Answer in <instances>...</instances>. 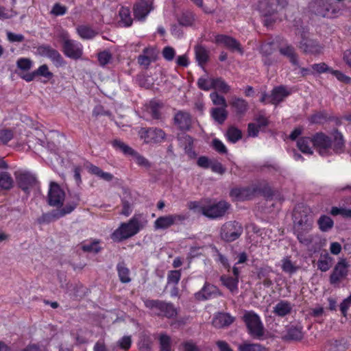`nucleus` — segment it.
<instances>
[{"label":"nucleus","mask_w":351,"mask_h":351,"mask_svg":"<svg viewBox=\"0 0 351 351\" xmlns=\"http://www.w3.org/2000/svg\"><path fill=\"white\" fill-rule=\"evenodd\" d=\"M311 143L315 147L320 155L327 156L330 154V149L339 154L343 152L345 140L342 133L337 128L330 132V136L324 132H317L311 138Z\"/></svg>","instance_id":"1"},{"label":"nucleus","mask_w":351,"mask_h":351,"mask_svg":"<svg viewBox=\"0 0 351 351\" xmlns=\"http://www.w3.org/2000/svg\"><path fill=\"white\" fill-rule=\"evenodd\" d=\"M140 230L138 220L136 217L132 218L128 223H123L111 234V239L114 241H122L138 232Z\"/></svg>","instance_id":"2"},{"label":"nucleus","mask_w":351,"mask_h":351,"mask_svg":"<svg viewBox=\"0 0 351 351\" xmlns=\"http://www.w3.org/2000/svg\"><path fill=\"white\" fill-rule=\"evenodd\" d=\"M312 227L313 220L307 215L295 222V233L300 243L308 246L313 241L315 237L308 234Z\"/></svg>","instance_id":"3"},{"label":"nucleus","mask_w":351,"mask_h":351,"mask_svg":"<svg viewBox=\"0 0 351 351\" xmlns=\"http://www.w3.org/2000/svg\"><path fill=\"white\" fill-rule=\"evenodd\" d=\"M248 333L254 338L261 339L264 335V327L259 316L253 311H247L243 316Z\"/></svg>","instance_id":"4"},{"label":"nucleus","mask_w":351,"mask_h":351,"mask_svg":"<svg viewBox=\"0 0 351 351\" xmlns=\"http://www.w3.org/2000/svg\"><path fill=\"white\" fill-rule=\"evenodd\" d=\"M243 232V228L240 223L228 221L221 226L220 236L226 242H233L241 237Z\"/></svg>","instance_id":"5"},{"label":"nucleus","mask_w":351,"mask_h":351,"mask_svg":"<svg viewBox=\"0 0 351 351\" xmlns=\"http://www.w3.org/2000/svg\"><path fill=\"white\" fill-rule=\"evenodd\" d=\"M187 219L188 216L185 214L161 216L154 221V226L156 230L167 229L173 225L182 223Z\"/></svg>","instance_id":"6"},{"label":"nucleus","mask_w":351,"mask_h":351,"mask_svg":"<svg viewBox=\"0 0 351 351\" xmlns=\"http://www.w3.org/2000/svg\"><path fill=\"white\" fill-rule=\"evenodd\" d=\"M138 135L141 139L144 140L145 143H159L162 142L166 136L165 132L160 128H141L138 131Z\"/></svg>","instance_id":"7"},{"label":"nucleus","mask_w":351,"mask_h":351,"mask_svg":"<svg viewBox=\"0 0 351 351\" xmlns=\"http://www.w3.org/2000/svg\"><path fill=\"white\" fill-rule=\"evenodd\" d=\"M229 208L230 204L228 202L220 201L216 204L202 206L200 210L204 216L215 219L223 216Z\"/></svg>","instance_id":"8"},{"label":"nucleus","mask_w":351,"mask_h":351,"mask_svg":"<svg viewBox=\"0 0 351 351\" xmlns=\"http://www.w3.org/2000/svg\"><path fill=\"white\" fill-rule=\"evenodd\" d=\"M285 5V0H260L258 8L264 16H271L282 8Z\"/></svg>","instance_id":"9"},{"label":"nucleus","mask_w":351,"mask_h":351,"mask_svg":"<svg viewBox=\"0 0 351 351\" xmlns=\"http://www.w3.org/2000/svg\"><path fill=\"white\" fill-rule=\"evenodd\" d=\"M65 193L56 182H51L48 193V203L50 206L60 207L63 204Z\"/></svg>","instance_id":"10"},{"label":"nucleus","mask_w":351,"mask_h":351,"mask_svg":"<svg viewBox=\"0 0 351 351\" xmlns=\"http://www.w3.org/2000/svg\"><path fill=\"white\" fill-rule=\"evenodd\" d=\"M63 52L67 57L77 60L82 58L83 49L80 43L71 39H64Z\"/></svg>","instance_id":"11"},{"label":"nucleus","mask_w":351,"mask_h":351,"mask_svg":"<svg viewBox=\"0 0 351 351\" xmlns=\"http://www.w3.org/2000/svg\"><path fill=\"white\" fill-rule=\"evenodd\" d=\"M348 274V264L344 259L340 260L335 265L330 276L331 285H338Z\"/></svg>","instance_id":"12"},{"label":"nucleus","mask_w":351,"mask_h":351,"mask_svg":"<svg viewBox=\"0 0 351 351\" xmlns=\"http://www.w3.org/2000/svg\"><path fill=\"white\" fill-rule=\"evenodd\" d=\"M215 42L219 45H223L230 51H237L241 54L243 53V50L241 48L239 42L231 36L223 34H218L215 37Z\"/></svg>","instance_id":"13"},{"label":"nucleus","mask_w":351,"mask_h":351,"mask_svg":"<svg viewBox=\"0 0 351 351\" xmlns=\"http://www.w3.org/2000/svg\"><path fill=\"white\" fill-rule=\"evenodd\" d=\"M258 189L254 186L245 188H234L231 190L230 195L238 201H245L252 199L257 193Z\"/></svg>","instance_id":"14"},{"label":"nucleus","mask_w":351,"mask_h":351,"mask_svg":"<svg viewBox=\"0 0 351 351\" xmlns=\"http://www.w3.org/2000/svg\"><path fill=\"white\" fill-rule=\"evenodd\" d=\"M152 9V3L150 1H139L133 6V12L135 19L139 21L144 20Z\"/></svg>","instance_id":"15"},{"label":"nucleus","mask_w":351,"mask_h":351,"mask_svg":"<svg viewBox=\"0 0 351 351\" xmlns=\"http://www.w3.org/2000/svg\"><path fill=\"white\" fill-rule=\"evenodd\" d=\"M174 124L180 130H189L192 124V119L190 113L186 111L180 110L176 113Z\"/></svg>","instance_id":"16"},{"label":"nucleus","mask_w":351,"mask_h":351,"mask_svg":"<svg viewBox=\"0 0 351 351\" xmlns=\"http://www.w3.org/2000/svg\"><path fill=\"white\" fill-rule=\"evenodd\" d=\"M291 94V91L285 86L280 85L274 87L269 95L270 100L269 102L271 104L277 106L282 102L287 97Z\"/></svg>","instance_id":"17"},{"label":"nucleus","mask_w":351,"mask_h":351,"mask_svg":"<svg viewBox=\"0 0 351 351\" xmlns=\"http://www.w3.org/2000/svg\"><path fill=\"white\" fill-rule=\"evenodd\" d=\"M221 295L219 289L211 284L206 282L203 288L195 294V297L197 300H205Z\"/></svg>","instance_id":"18"},{"label":"nucleus","mask_w":351,"mask_h":351,"mask_svg":"<svg viewBox=\"0 0 351 351\" xmlns=\"http://www.w3.org/2000/svg\"><path fill=\"white\" fill-rule=\"evenodd\" d=\"M311 10L315 14L325 17L332 8L328 0H315L311 4Z\"/></svg>","instance_id":"19"},{"label":"nucleus","mask_w":351,"mask_h":351,"mask_svg":"<svg viewBox=\"0 0 351 351\" xmlns=\"http://www.w3.org/2000/svg\"><path fill=\"white\" fill-rule=\"evenodd\" d=\"M18 186L24 191L35 185L36 180L35 177L29 173H21L16 176Z\"/></svg>","instance_id":"20"},{"label":"nucleus","mask_w":351,"mask_h":351,"mask_svg":"<svg viewBox=\"0 0 351 351\" xmlns=\"http://www.w3.org/2000/svg\"><path fill=\"white\" fill-rule=\"evenodd\" d=\"M37 53L41 56H45L50 58L51 60L56 62H61L62 58L60 53L51 46L47 45H43L38 46L37 48Z\"/></svg>","instance_id":"21"},{"label":"nucleus","mask_w":351,"mask_h":351,"mask_svg":"<svg viewBox=\"0 0 351 351\" xmlns=\"http://www.w3.org/2000/svg\"><path fill=\"white\" fill-rule=\"evenodd\" d=\"M230 105L232 111L239 117H243L248 109L247 102L239 97H232L230 101Z\"/></svg>","instance_id":"22"},{"label":"nucleus","mask_w":351,"mask_h":351,"mask_svg":"<svg viewBox=\"0 0 351 351\" xmlns=\"http://www.w3.org/2000/svg\"><path fill=\"white\" fill-rule=\"evenodd\" d=\"M293 305L287 300H280L274 307L273 313L278 317H285L291 313Z\"/></svg>","instance_id":"23"},{"label":"nucleus","mask_w":351,"mask_h":351,"mask_svg":"<svg viewBox=\"0 0 351 351\" xmlns=\"http://www.w3.org/2000/svg\"><path fill=\"white\" fill-rule=\"evenodd\" d=\"M234 321V318L228 313H219L213 320L215 327L221 328L230 326Z\"/></svg>","instance_id":"24"},{"label":"nucleus","mask_w":351,"mask_h":351,"mask_svg":"<svg viewBox=\"0 0 351 351\" xmlns=\"http://www.w3.org/2000/svg\"><path fill=\"white\" fill-rule=\"evenodd\" d=\"M195 58L198 64L204 69L205 64L209 60V51L202 45H196L195 47Z\"/></svg>","instance_id":"25"},{"label":"nucleus","mask_w":351,"mask_h":351,"mask_svg":"<svg viewBox=\"0 0 351 351\" xmlns=\"http://www.w3.org/2000/svg\"><path fill=\"white\" fill-rule=\"evenodd\" d=\"M304 336L302 328L291 326L287 328V334L283 337L286 341H300Z\"/></svg>","instance_id":"26"},{"label":"nucleus","mask_w":351,"mask_h":351,"mask_svg":"<svg viewBox=\"0 0 351 351\" xmlns=\"http://www.w3.org/2000/svg\"><path fill=\"white\" fill-rule=\"evenodd\" d=\"M76 31L82 39L86 40L92 39L98 34L97 31L87 25H78L76 28Z\"/></svg>","instance_id":"27"},{"label":"nucleus","mask_w":351,"mask_h":351,"mask_svg":"<svg viewBox=\"0 0 351 351\" xmlns=\"http://www.w3.org/2000/svg\"><path fill=\"white\" fill-rule=\"evenodd\" d=\"M281 55L286 56L289 61L295 66H298V58L294 48L291 45H285L279 49Z\"/></svg>","instance_id":"28"},{"label":"nucleus","mask_w":351,"mask_h":351,"mask_svg":"<svg viewBox=\"0 0 351 351\" xmlns=\"http://www.w3.org/2000/svg\"><path fill=\"white\" fill-rule=\"evenodd\" d=\"M220 280L223 286L230 290L231 293H235L238 291V278L223 275L220 277Z\"/></svg>","instance_id":"29"},{"label":"nucleus","mask_w":351,"mask_h":351,"mask_svg":"<svg viewBox=\"0 0 351 351\" xmlns=\"http://www.w3.org/2000/svg\"><path fill=\"white\" fill-rule=\"evenodd\" d=\"M332 258L328 253L322 254L317 261V268L322 271H327L332 267Z\"/></svg>","instance_id":"30"},{"label":"nucleus","mask_w":351,"mask_h":351,"mask_svg":"<svg viewBox=\"0 0 351 351\" xmlns=\"http://www.w3.org/2000/svg\"><path fill=\"white\" fill-rule=\"evenodd\" d=\"M212 118L219 124H223L228 117V112L224 108H214L211 109Z\"/></svg>","instance_id":"31"},{"label":"nucleus","mask_w":351,"mask_h":351,"mask_svg":"<svg viewBox=\"0 0 351 351\" xmlns=\"http://www.w3.org/2000/svg\"><path fill=\"white\" fill-rule=\"evenodd\" d=\"M14 185L11 175L7 171L0 172V188L3 190H10Z\"/></svg>","instance_id":"32"},{"label":"nucleus","mask_w":351,"mask_h":351,"mask_svg":"<svg viewBox=\"0 0 351 351\" xmlns=\"http://www.w3.org/2000/svg\"><path fill=\"white\" fill-rule=\"evenodd\" d=\"M120 21L125 27H130L132 25L133 20L131 17L130 10L128 7L122 6L119 11Z\"/></svg>","instance_id":"33"},{"label":"nucleus","mask_w":351,"mask_h":351,"mask_svg":"<svg viewBox=\"0 0 351 351\" xmlns=\"http://www.w3.org/2000/svg\"><path fill=\"white\" fill-rule=\"evenodd\" d=\"M177 315V310L173 304L170 302L164 301L163 306L159 316L165 317L167 318H173Z\"/></svg>","instance_id":"34"},{"label":"nucleus","mask_w":351,"mask_h":351,"mask_svg":"<svg viewBox=\"0 0 351 351\" xmlns=\"http://www.w3.org/2000/svg\"><path fill=\"white\" fill-rule=\"evenodd\" d=\"M164 301L159 300H149L147 299L144 300L145 306L153 311L158 316H159L163 306Z\"/></svg>","instance_id":"35"},{"label":"nucleus","mask_w":351,"mask_h":351,"mask_svg":"<svg viewBox=\"0 0 351 351\" xmlns=\"http://www.w3.org/2000/svg\"><path fill=\"white\" fill-rule=\"evenodd\" d=\"M317 224L322 232H327L333 227L334 222L330 217L324 215L319 218Z\"/></svg>","instance_id":"36"},{"label":"nucleus","mask_w":351,"mask_h":351,"mask_svg":"<svg viewBox=\"0 0 351 351\" xmlns=\"http://www.w3.org/2000/svg\"><path fill=\"white\" fill-rule=\"evenodd\" d=\"M226 136L229 141L236 143L242 138V132L239 128L230 126L227 130Z\"/></svg>","instance_id":"37"},{"label":"nucleus","mask_w":351,"mask_h":351,"mask_svg":"<svg viewBox=\"0 0 351 351\" xmlns=\"http://www.w3.org/2000/svg\"><path fill=\"white\" fill-rule=\"evenodd\" d=\"M299 47L303 50L304 53H313L317 51V45L313 40L303 38L300 42Z\"/></svg>","instance_id":"38"},{"label":"nucleus","mask_w":351,"mask_h":351,"mask_svg":"<svg viewBox=\"0 0 351 351\" xmlns=\"http://www.w3.org/2000/svg\"><path fill=\"white\" fill-rule=\"evenodd\" d=\"M114 147L121 151L124 154L132 156L136 152L132 147L121 141L120 140L115 139L112 142Z\"/></svg>","instance_id":"39"},{"label":"nucleus","mask_w":351,"mask_h":351,"mask_svg":"<svg viewBox=\"0 0 351 351\" xmlns=\"http://www.w3.org/2000/svg\"><path fill=\"white\" fill-rule=\"evenodd\" d=\"M311 143V138L308 137L300 138L297 142L298 149L304 154H312L313 151L309 146Z\"/></svg>","instance_id":"40"},{"label":"nucleus","mask_w":351,"mask_h":351,"mask_svg":"<svg viewBox=\"0 0 351 351\" xmlns=\"http://www.w3.org/2000/svg\"><path fill=\"white\" fill-rule=\"evenodd\" d=\"M160 351H171V339L167 334L162 333L158 337Z\"/></svg>","instance_id":"41"},{"label":"nucleus","mask_w":351,"mask_h":351,"mask_svg":"<svg viewBox=\"0 0 351 351\" xmlns=\"http://www.w3.org/2000/svg\"><path fill=\"white\" fill-rule=\"evenodd\" d=\"M117 271L119 279L123 283H128L131 281L130 270L123 264H118Z\"/></svg>","instance_id":"42"},{"label":"nucleus","mask_w":351,"mask_h":351,"mask_svg":"<svg viewBox=\"0 0 351 351\" xmlns=\"http://www.w3.org/2000/svg\"><path fill=\"white\" fill-rule=\"evenodd\" d=\"M77 206V205L73 203L71 200H69L63 208L54 213V218H60L66 214L71 213L73 210H74Z\"/></svg>","instance_id":"43"},{"label":"nucleus","mask_w":351,"mask_h":351,"mask_svg":"<svg viewBox=\"0 0 351 351\" xmlns=\"http://www.w3.org/2000/svg\"><path fill=\"white\" fill-rule=\"evenodd\" d=\"M328 351H344L345 346L341 341L337 339L329 340L326 346Z\"/></svg>","instance_id":"44"},{"label":"nucleus","mask_w":351,"mask_h":351,"mask_svg":"<svg viewBox=\"0 0 351 351\" xmlns=\"http://www.w3.org/2000/svg\"><path fill=\"white\" fill-rule=\"evenodd\" d=\"M239 351H268V350L258 343H243L239 346Z\"/></svg>","instance_id":"45"},{"label":"nucleus","mask_w":351,"mask_h":351,"mask_svg":"<svg viewBox=\"0 0 351 351\" xmlns=\"http://www.w3.org/2000/svg\"><path fill=\"white\" fill-rule=\"evenodd\" d=\"M213 88L223 93H227L230 90V86L221 78H213Z\"/></svg>","instance_id":"46"},{"label":"nucleus","mask_w":351,"mask_h":351,"mask_svg":"<svg viewBox=\"0 0 351 351\" xmlns=\"http://www.w3.org/2000/svg\"><path fill=\"white\" fill-rule=\"evenodd\" d=\"M179 23L183 26L191 25L194 21V15L192 12L186 11L182 12L178 19Z\"/></svg>","instance_id":"47"},{"label":"nucleus","mask_w":351,"mask_h":351,"mask_svg":"<svg viewBox=\"0 0 351 351\" xmlns=\"http://www.w3.org/2000/svg\"><path fill=\"white\" fill-rule=\"evenodd\" d=\"M135 162L140 167H144L146 169H149L152 167V163L144 156L135 152L134 154L132 155Z\"/></svg>","instance_id":"48"},{"label":"nucleus","mask_w":351,"mask_h":351,"mask_svg":"<svg viewBox=\"0 0 351 351\" xmlns=\"http://www.w3.org/2000/svg\"><path fill=\"white\" fill-rule=\"evenodd\" d=\"M98 61L101 66H104L112 59V53L107 50L101 51L97 55Z\"/></svg>","instance_id":"49"},{"label":"nucleus","mask_w":351,"mask_h":351,"mask_svg":"<svg viewBox=\"0 0 351 351\" xmlns=\"http://www.w3.org/2000/svg\"><path fill=\"white\" fill-rule=\"evenodd\" d=\"M180 347L182 351H201L195 342L191 339L184 341L180 343Z\"/></svg>","instance_id":"50"},{"label":"nucleus","mask_w":351,"mask_h":351,"mask_svg":"<svg viewBox=\"0 0 351 351\" xmlns=\"http://www.w3.org/2000/svg\"><path fill=\"white\" fill-rule=\"evenodd\" d=\"M282 269L285 272L292 274L298 270V267L289 258H285L282 260Z\"/></svg>","instance_id":"51"},{"label":"nucleus","mask_w":351,"mask_h":351,"mask_svg":"<svg viewBox=\"0 0 351 351\" xmlns=\"http://www.w3.org/2000/svg\"><path fill=\"white\" fill-rule=\"evenodd\" d=\"M17 67L21 71H27L32 66V61L26 58H19L16 62Z\"/></svg>","instance_id":"52"},{"label":"nucleus","mask_w":351,"mask_h":351,"mask_svg":"<svg viewBox=\"0 0 351 351\" xmlns=\"http://www.w3.org/2000/svg\"><path fill=\"white\" fill-rule=\"evenodd\" d=\"M181 278L180 270H172L168 273L167 282L169 284L177 285Z\"/></svg>","instance_id":"53"},{"label":"nucleus","mask_w":351,"mask_h":351,"mask_svg":"<svg viewBox=\"0 0 351 351\" xmlns=\"http://www.w3.org/2000/svg\"><path fill=\"white\" fill-rule=\"evenodd\" d=\"M82 249L86 252L97 253L100 251L101 247L99 246V241H93L88 244H82Z\"/></svg>","instance_id":"54"},{"label":"nucleus","mask_w":351,"mask_h":351,"mask_svg":"<svg viewBox=\"0 0 351 351\" xmlns=\"http://www.w3.org/2000/svg\"><path fill=\"white\" fill-rule=\"evenodd\" d=\"M181 140L184 143L186 153L189 154L193 149V138L191 136L185 134L181 137Z\"/></svg>","instance_id":"55"},{"label":"nucleus","mask_w":351,"mask_h":351,"mask_svg":"<svg viewBox=\"0 0 351 351\" xmlns=\"http://www.w3.org/2000/svg\"><path fill=\"white\" fill-rule=\"evenodd\" d=\"M210 97L215 105H221L224 108L227 107L226 101L223 96L219 95L217 93H213L210 94Z\"/></svg>","instance_id":"56"},{"label":"nucleus","mask_w":351,"mask_h":351,"mask_svg":"<svg viewBox=\"0 0 351 351\" xmlns=\"http://www.w3.org/2000/svg\"><path fill=\"white\" fill-rule=\"evenodd\" d=\"M16 14L17 13L13 10H8L5 7L0 5V19H9L14 17Z\"/></svg>","instance_id":"57"},{"label":"nucleus","mask_w":351,"mask_h":351,"mask_svg":"<svg viewBox=\"0 0 351 351\" xmlns=\"http://www.w3.org/2000/svg\"><path fill=\"white\" fill-rule=\"evenodd\" d=\"M198 87L203 90H209L213 88V79L208 80L205 78L201 77L197 81Z\"/></svg>","instance_id":"58"},{"label":"nucleus","mask_w":351,"mask_h":351,"mask_svg":"<svg viewBox=\"0 0 351 351\" xmlns=\"http://www.w3.org/2000/svg\"><path fill=\"white\" fill-rule=\"evenodd\" d=\"M162 54L166 60L171 61L175 57L176 51L173 47L167 46L163 49Z\"/></svg>","instance_id":"59"},{"label":"nucleus","mask_w":351,"mask_h":351,"mask_svg":"<svg viewBox=\"0 0 351 351\" xmlns=\"http://www.w3.org/2000/svg\"><path fill=\"white\" fill-rule=\"evenodd\" d=\"M330 214L334 216L341 215L342 216H345L347 217H351V210L350 209H345V208H339L337 207H332L330 210Z\"/></svg>","instance_id":"60"},{"label":"nucleus","mask_w":351,"mask_h":351,"mask_svg":"<svg viewBox=\"0 0 351 351\" xmlns=\"http://www.w3.org/2000/svg\"><path fill=\"white\" fill-rule=\"evenodd\" d=\"M67 8L64 5H62L57 3L53 6L51 14L54 16L64 15L66 12Z\"/></svg>","instance_id":"61"},{"label":"nucleus","mask_w":351,"mask_h":351,"mask_svg":"<svg viewBox=\"0 0 351 351\" xmlns=\"http://www.w3.org/2000/svg\"><path fill=\"white\" fill-rule=\"evenodd\" d=\"M145 54L150 60L155 61L157 59L158 51L155 47H147L143 51Z\"/></svg>","instance_id":"62"},{"label":"nucleus","mask_w":351,"mask_h":351,"mask_svg":"<svg viewBox=\"0 0 351 351\" xmlns=\"http://www.w3.org/2000/svg\"><path fill=\"white\" fill-rule=\"evenodd\" d=\"M210 168L215 173H217L220 175H223L226 172V168L223 166V165L217 161H212Z\"/></svg>","instance_id":"63"},{"label":"nucleus","mask_w":351,"mask_h":351,"mask_svg":"<svg viewBox=\"0 0 351 351\" xmlns=\"http://www.w3.org/2000/svg\"><path fill=\"white\" fill-rule=\"evenodd\" d=\"M149 112L152 114V118L155 119H159L161 114L160 112L159 104L156 102H152L150 104Z\"/></svg>","instance_id":"64"}]
</instances>
